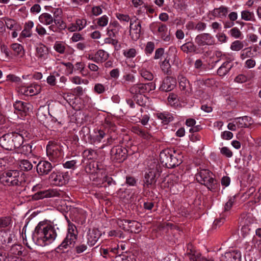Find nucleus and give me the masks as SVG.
<instances>
[{
    "instance_id": "9",
    "label": "nucleus",
    "mask_w": 261,
    "mask_h": 261,
    "mask_svg": "<svg viewBox=\"0 0 261 261\" xmlns=\"http://www.w3.org/2000/svg\"><path fill=\"white\" fill-rule=\"evenodd\" d=\"M152 31L160 36L165 42H169L170 40L169 33L168 32L167 26L161 22H154L151 25Z\"/></svg>"
},
{
    "instance_id": "13",
    "label": "nucleus",
    "mask_w": 261,
    "mask_h": 261,
    "mask_svg": "<svg viewBox=\"0 0 261 261\" xmlns=\"http://www.w3.org/2000/svg\"><path fill=\"white\" fill-rule=\"evenodd\" d=\"M160 176V171L157 165L150 168L145 175V184L147 186L154 184L157 178Z\"/></svg>"
},
{
    "instance_id": "60",
    "label": "nucleus",
    "mask_w": 261,
    "mask_h": 261,
    "mask_svg": "<svg viewBox=\"0 0 261 261\" xmlns=\"http://www.w3.org/2000/svg\"><path fill=\"white\" fill-rule=\"evenodd\" d=\"M91 12L94 16H99L102 13V8L99 6H93L92 8Z\"/></svg>"
},
{
    "instance_id": "19",
    "label": "nucleus",
    "mask_w": 261,
    "mask_h": 261,
    "mask_svg": "<svg viewBox=\"0 0 261 261\" xmlns=\"http://www.w3.org/2000/svg\"><path fill=\"white\" fill-rule=\"evenodd\" d=\"M13 140V149H18L23 144L24 140L27 138L29 133L26 131H22L20 133H11Z\"/></svg>"
},
{
    "instance_id": "28",
    "label": "nucleus",
    "mask_w": 261,
    "mask_h": 261,
    "mask_svg": "<svg viewBox=\"0 0 261 261\" xmlns=\"http://www.w3.org/2000/svg\"><path fill=\"white\" fill-rule=\"evenodd\" d=\"M33 144H26L22 145L18 149V152L23 154L26 156H31L33 155Z\"/></svg>"
},
{
    "instance_id": "27",
    "label": "nucleus",
    "mask_w": 261,
    "mask_h": 261,
    "mask_svg": "<svg viewBox=\"0 0 261 261\" xmlns=\"http://www.w3.org/2000/svg\"><path fill=\"white\" fill-rule=\"evenodd\" d=\"M234 122L238 124V128L249 127L252 124L253 121L251 117L244 116L234 119Z\"/></svg>"
},
{
    "instance_id": "38",
    "label": "nucleus",
    "mask_w": 261,
    "mask_h": 261,
    "mask_svg": "<svg viewBox=\"0 0 261 261\" xmlns=\"http://www.w3.org/2000/svg\"><path fill=\"white\" fill-rule=\"evenodd\" d=\"M0 261H20V259L17 256L0 252Z\"/></svg>"
},
{
    "instance_id": "3",
    "label": "nucleus",
    "mask_w": 261,
    "mask_h": 261,
    "mask_svg": "<svg viewBox=\"0 0 261 261\" xmlns=\"http://www.w3.org/2000/svg\"><path fill=\"white\" fill-rule=\"evenodd\" d=\"M77 235L78 231L75 225L69 222L66 236L58 249L64 250L68 247L73 246L77 240Z\"/></svg>"
},
{
    "instance_id": "39",
    "label": "nucleus",
    "mask_w": 261,
    "mask_h": 261,
    "mask_svg": "<svg viewBox=\"0 0 261 261\" xmlns=\"http://www.w3.org/2000/svg\"><path fill=\"white\" fill-rule=\"evenodd\" d=\"M5 24L8 29L12 30H20V27L17 22L13 19L6 18L5 19Z\"/></svg>"
},
{
    "instance_id": "26",
    "label": "nucleus",
    "mask_w": 261,
    "mask_h": 261,
    "mask_svg": "<svg viewBox=\"0 0 261 261\" xmlns=\"http://www.w3.org/2000/svg\"><path fill=\"white\" fill-rule=\"evenodd\" d=\"M176 85L175 79L171 77H167L163 81L161 88L163 91H170L173 89Z\"/></svg>"
},
{
    "instance_id": "55",
    "label": "nucleus",
    "mask_w": 261,
    "mask_h": 261,
    "mask_svg": "<svg viewBox=\"0 0 261 261\" xmlns=\"http://www.w3.org/2000/svg\"><path fill=\"white\" fill-rule=\"evenodd\" d=\"M188 256L190 260V261H199L200 259V255L198 252H192L191 251V252L188 253Z\"/></svg>"
},
{
    "instance_id": "7",
    "label": "nucleus",
    "mask_w": 261,
    "mask_h": 261,
    "mask_svg": "<svg viewBox=\"0 0 261 261\" xmlns=\"http://www.w3.org/2000/svg\"><path fill=\"white\" fill-rule=\"evenodd\" d=\"M46 153L49 160L53 162H57L58 160L61 159L63 155L60 147L51 142H49L46 146Z\"/></svg>"
},
{
    "instance_id": "49",
    "label": "nucleus",
    "mask_w": 261,
    "mask_h": 261,
    "mask_svg": "<svg viewBox=\"0 0 261 261\" xmlns=\"http://www.w3.org/2000/svg\"><path fill=\"white\" fill-rule=\"evenodd\" d=\"M133 131L135 134L138 135L139 136L143 137L144 139H149L150 137V135L143 130L142 129H140L139 127L137 126H134L133 127Z\"/></svg>"
},
{
    "instance_id": "57",
    "label": "nucleus",
    "mask_w": 261,
    "mask_h": 261,
    "mask_svg": "<svg viewBox=\"0 0 261 261\" xmlns=\"http://www.w3.org/2000/svg\"><path fill=\"white\" fill-rule=\"evenodd\" d=\"M220 152L227 158H231L233 154L232 151L227 147H222L220 149Z\"/></svg>"
},
{
    "instance_id": "64",
    "label": "nucleus",
    "mask_w": 261,
    "mask_h": 261,
    "mask_svg": "<svg viewBox=\"0 0 261 261\" xmlns=\"http://www.w3.org/2000/svg\"><path fill=\"white\" fill-rule=\"evenodd\" d=\"M61 64L66 67L68 74H70L73 73L74 66L72 63L70 62H62Z\"/></svg>"
},
{
    "instance_id": "6",
    "label": "nucleus",
    "mask_w": 261,
    "mask_h": 261,
    "mask_svg": "<svg viewBox=\"0 0 261 261\" xmlns=\"http://www.w3.org/2000/svg\"><path fill=\"white\" fill-rule=\"evenodd\" d=\"M41 91L40 85L33 83L29 85H21L17 88L19 94L26 96H32L39 94Z\"/></svg>"
},
{
    "instance_id": "22",
    "label": "nucleus",
    "mask_w": 261,
    "mask_h": 261,
    "mask_svg": "<svg viewBox=\"0 0 261 261\" xmlns=\"http://www.w3.org/2000/svg\"><path fill=\"white\" fill-rule=\"evenodd\" d=\"M220 261H241V254L240 251L235 250L226 252L220 257Z\"/></svg>"
},
{
    "instance_id": "23",
    "label": "nucleus",
    "mask_w": 261,
    "mask_h": 261,
    "mask_svg": "<svg viewBox=\"0 0 261 261\" xmlns=\"http://www.w3.org/2000/svg\"><path fill=\"white\" fill-rule=\"evenodd\" d=\"M53 168L51 164L45 161H41L37 166V171L40 175L47 174Z\"/></svg>"
},
{
    "instance_id": "16",
    "label": "nucleus",
    "mask_w": 261,
    "mask_h": 261,
    "mask_svg": "<svg viewBox=\"0 0 261 261\" xmlns=\"http://www.w3.org/2000/svg\"><path fill=\"white\" fill-rule=\"evenodd\" d=\"M35 50L36 57L40 62H43L49 57L48 48L45 45L42 43L38 44Z\"/></svg>"
},
{
    "instance_id": "32",
    "label": "nucleus",
    "mask_w": 261,
    "mask_h": 261,
    "mask_svg": "<svg viewBox=\"0 0 261 261\" xmlns=\"http://www.w3.org/2000/svg\"><path fill=\"white\" fill-rule=\"evenodd\" d=\"M97 63H102L106 61L109 58V54L103 50L99 49L96 53Z\"/></svg>"
},
{
    "instance_id": "29",
    "label": "nucleus",
    "mask_w": 261,
    "mask_h": 261,
    "mask_svg": "<svg viewBox=\"0 0 261 261\" xmlns=\"http://www.w3.org/2000/svg\"><path fill=\"white\" fill-rule=\"evenodd\" d=\"M232 68V65L228 61L224 62L218 68L217 73L219 76H223L229 71Z\"/></svg>"
},
{
    "instance_id": "15",
    "label": "nucleus",
    "mask_w": 261,
    "mask_h": 261,
    "mask_svg": "<svg viewBox=\"0 0 261 261\" xmlns=\"http://www.w3.org/2000/svg\"><path fill=\"white\" fill-rule=\"evenodd\" d=\"M61 194L62 193L57 189H50L47 190L41 191L36 193L33 196V199L37 200L45 198L59 197Z\"/></svg>"
},
{
    "instance_id": "48",
    "label": "nucleus",
    "mask_w": 261,
    "mask_h": 261,
    "mask_svg": "<svg viewBox=\"0 0 261 261\" xmlns=\"http://www.w3.org/2000/svg\"><path fill=\"white\" fill-rule=\"evenodd\" d=\"M123 55L126 58H133L136 56L137 51L134 48L124 49L123 50Z\"/></svg>"
},
{
    "instance_id": "61",
    "label": "nucleus",
    "mask_w": 261,
    "mask_h": 261,
    "mask_svg": "<svg viewBox=\"0 0 261 261\" xmlns=\"http://www.w3.org/2000/svg\"><path fill=\"white\" fill-rule=\"evenodd\" d=\"M47 83L51 86L56 85L57 81L56 76L54 74H50L46 79Z\"/></svg>"
},
{
    "instance_id": "36",
    "label": "nucleus",
    "mask_w": 261,
    "mask_h": 261,
    "mask_svg": "<svg viewBox=\"0 0 261 261\" xmlns=\"http://www.w3.org/2000/svg\"><path fill=\"white\" fill-rule=\"evenodd\" d=\"M252 47L250 46L242 49L240 53V58L242 60H245L247 58L254 57V54L252 51Z\"/></svg>"
},
{
    "instance_id": "43",
    "label": "nucleus",
    "mask_w": 261,
    "mask_h": 261,
    "mask_svg": "<svg viewBox=\"0 0 261 261\" xmlns=\"http://www.w3.org/2000/svg\"><path fill=\"white\" fill-rule=\"evenodd\" d=\"M11 48L16 55L22 57L24 54L23 46L18 43H13L11 45Z\"/></svg>"
},
{
    "instance_id": "41",
    "label": "nucleus",
    "mask_w": 261,
    "mask_h": 261,
    "mask_svg": "<svg viewBox=\"0 0 261 261\" xmlns=\"http://www.w3.org/2000/svg\"><path fill=\"white\" fill-rule=\"evenodd\" d=\"M236 202V196H232L229 197L227 201L224 204V211L228 212L230 211L232 206L235 204Z\"/></svg>"
},
{
    "instance_id": "59",
    "label": "nucleus",
    "mask_w": 261,
    "mask_h": 261,
    "mask_svg": "<svg viewBox=\"0 0 261 261\" xmlns=\"http://www.w3.org/2000/svg\"><path fill=\"white\" fill-rule=\"evenodd\" d=\"M54 22L60 31L65 29L66 28V23L61 19L55 18Z\"/></svg>"
},
{
    "instance_id": "50",
    "label": "nucleus",
    "mask_w": 261,
    "mask_h": 261,
    "mask_svg": "<svg viewBox=\"0 0 261 261\" xmlns=\"http://www.w3.org/2000/svg\"><path fill=\"white\" fill-rule=\"evenodd\" d=\"M181 49L184 52H192L194 50L195 46L193 43L188 42L181 46Z\"/></svg>"
},
{
    "instance_id": "62",
    "label": "nucleus",
    "mask_w": 261,
    "mask_h": 261,
    "mask_svg": "<svg viewBox=\"0 0 261 261\" xmlns=\"http://www.w3.org/2000/svg\"><path fill=\"white\" fill-rule=\"evenodd\" d=\"M11 223V219L9 217L0 218V227H6Z\"/></svg>"
},
{
    "instance_id": "8",
    "label": "nucleus",
    "mask_w": 261,
    "mask_h": 261,
    "mask_svg": "<svg viewBox=\"0 0 261 261\" xmlns=\"http://www.w3.org/2000/svg\"><path fill=\"white\" fill-rule=\"evenodd\" d=\"M118 225L122 229L131 232L139 233L141 230V224L136 221L119 220Z\"/></svg>"
},
{
    "instance_id": "24",
    "label": "nucleus",
    "mask_w": 261,
    "mask_h": 261,
    "mask_svg": "<svg viewBox=\"0 0 261 261\" xmlns=\"http://www.w3.org/2000/svg\"><path fill=\"white\" fill-rule=\"evenodd\" d=\"M13 140L11 134H6L0 138V145L6 150L13 149Z\"/></svg>"
},
{
    "instance_id": "21",
    "label": "nucleus",
    "mask_w": 261,
    "mask_h": 261,
    "mask_svg": "<svg viewBox=\"0 0 261 261\" xmlns=\"http://www.w3.org/2000/svg\"><path fill=\"white\" fill-rule=\"evenodd\" d=\"M100 236V232L97 229H89L86 235L87 244L91 247L94 246Z\"/></svg>"
},
{
    "instance_id": "18",
    "label": "nucleus",
    "mask_w": 261,
    "mask_h": 261,
    "mask_svg": "<svg viewBox=\"0 0 261 261\" xmlns=\"http://www.w3.org/2000/svg\"><path fill=\"white\" fill-rule=\"evenodd\" d=\"M138 19L136 18L134 21H130L129 33L132 39L134 40H137L140 37L141 32V24L140 21L137 22Z\"/></svg>"
},
{
    "instance_id": "11",
    "label": "nucleus",
    "mask_w": 261,
    "mask_h": 261,
    "mask_svg": "<svg viewBox=\"0 0 261 261\" xmlns=\"http://www.w3.org/2000/svg\"><path fill=\"white\" fill-rule=\"evenodd\" d=\"M155 88L152 83H149L147 84H138L132 86L129 89V92L131 94L137 95L138 94H142L146 92L153 90Z\"/></svg>"
},
{
    "instance_id": "10",
    "label": "nucleus",
    "mask_w": 261,
    "mask_h": 261,
    "mask_svg": "<svg viewBox=\"0 0 261 261\" xmlns=\"http://www.w3.org/2000/svg\"><path fill=\"white\" fill-rule=\"evenodd\" d=\"M49 179L53 185L61 186L68 182L69 177L67 173L54 171L50 174Z\"/></svg>"
},
{
    "instance_id": "58",
    "label": "nucleus",
    "mask_w": 261,
    "mask_h": 261,
    "mask_svg": "<svg viewBox=\"0 0 261 261\" xmlns=\"http://www.w3.org/2000/svg\"><path fill=\"white\" fill-rule=\"evenodd\" d=\"M108 236L109 237H118V238H123V232L122 231L119 230H112L109 231Z\"/></svg>"
},
{
    "instance_id": "17",
    "label": "nucleus",
    "mask_w": 261,
    "mask_h": 261,
    "mask_svg": "<svg viewBox=\"0 0 261 261\" xmlns=\"http://www.w3.org/2000/svg\"><path fill=\"white\" fill-rule=\"evenodd\" d=\"M170 62L173 65H175L177 66H178L179 59L175 54L170 55L168 54L162 63L161 67L164 72H168V70L170 68Z\"/></svg>"
},
{
    "instance_id": "54",
    "label": "nucleus",
    "mask_w": 261,
    "mask_h": 261,
    "mask_svg": "<svg viewBox=\"0 0 261 261\" xmlns=\"http://www.w3.org/2000/svg\"><path fill=\"white\" fill-rule=\"evenodd\" d=\"M75 23L79 29V31H81L87 25V20L86 19H77Z\"/></svg>"
},
{
    "instance_id": "34",
    "label": "nucleus",
    "mask_w": 261,
    "mask_h": 261,
    "mask_svg": "<svg viewBox=\"0 0 261 261\" xmlns=\"http://www.w3.org/2000/svg\"><path fill=\"white\" fill-rule=\"evenodd\" d=\"M53 48L56 52L63 54L66 49V44L63 41H56L54 44Z\"/></svg>"
},
{
    "instance_id": "42",
    "label": "nucleus",
    "mask_w": 261,
    "mask_h": 261,
    "mask_svg": "<svg viewBox=\"0 0 261 261\" xmlns=\"http://www.w3.org/2000/svg\"><path fill=\"white\" fill-rule=\"evenodd\" d=\"M97 25L101 28L106 27L109 22V18L106 15H103L101 17L97 18L96 19Z\"/></svg>"
},
{
    "instance_id": "46",
    "label": "nucleus",
    "mask_w": 261,
    "mask_h": 261,
    "mask_svg": "<svg viewBox=\"0 0 261 261\" xmlns=\"http://www.w3.org/2000/svg\"><path fill=\"white\" fill-rule=\"evenodd\" d=\"M105 133L100 129L95 130L93 139L95 142L99 143L105 136Z\"/></svg>"
},
{
    "instance_id": "20",
    "label": "nucleus",
    "mask_w": 261,
    "mask_h": 261,
    "mask_svg": "<svg viewBox=\"0 0 261 261\" xmlns=\"http://www.w3.org/2000/svg\"><path fill=\"white\" fill-rule=\"evenodd\" d=\"M126 150L121 146L113 147L111 150L112 156L118 162H123L126 159Z\"/></svg>"
},
{
    "instance_id": "12",
    "label": "nucleus",
    "mask_w": 261,
    "mask_h": 261,
    "mask_svg": "<svg viewBox=\"0 0 261 261\" xmlns=\"http://www.w3.org/2000/svg\"><path fill=\"white\" fill-rule=\"evenodd\" d=\"M195 42L199 47H203L213 45L215 39L210 34L202 33L196 37Z\"/></svg>"
},
{
    "instance_id": "37",
    "label": "nucleus",
    "mask_w": 261,
    "mask_h": 261,
    "mask_svg": "<svg viewBox=\"0 0 261 261\" xmlns=\"http://www.w3.org/2000/svg\"><path fill=\"white\" fill-rule=\"evenodd\" d=\"M241 18L245 21H254L255 16L253 12L245 10L241 12Z\"/></svg>"
},
{
    "instance_id": "25",
    "label": "nucleus",
    "mask_w": 261,
    "mask_h": 261,
    "mask_svg": "<svg viewBox=\"0 0 261 261\" xmlns=\"http://www.w3.org/2000/svg\"><path fill=\"white\" fill-rule=\"evenodd\" d=\"M15 110L23 113H27L32 110V106L29 103L17 100L13 105Z\"/></svg>"
},
{
    "instance_id": "14",
    "label": "nucleus",
    "mask_w": 261,
    "mask_h": 261,
    "mask_svg": "<svg viewBox=\"0 0 261 261\" xmlns=\"http://www.w3.org/2000/svg\"><path fill=\"white\" fill-rule=\"evenodd\" d=\"M61 13V9L57 8L54 11V16L48 13H42L38 18L39 22L44 25H50L55 21V18H57Z\"/></svg>"
},
{
    "instance_id": "31",
    "label": "nucleus",
    "mask_w": 261,
    "mask_h": 261,
    "mask_svg": "<svg viewBox=\"0 0 261 261\" xmlns=\"http://www.w3.org/2000/svg\"><path fill=\"white\" fill-rule=\"evenodd\" d=\"M229 12L228 8L224 6H221L219 8H215L214 10V14L219 18H225Z\"/></svg>"
},
{
    "instance_id": "51",
    "label": "nucleus",
    "mask_w": 261,
    "mask_h": 261,
    "mask_svg": "<svg viewBox=\"0 0 261 261\" xmlns=\"http://www.w3.org/2000/svg\"><path fill=\"white\" fill-rule=\"evenodd\" d=\"M115 16L116 18L122 22H128L130 20V17L127 14L116 13Z\"/></svg>"
},
{
    "instance_id": "2",
    "label": "nucleus",
    "mask_w": 261,
    "mask_h": 261,
    "mask_svg": "<svg viewBox=\"0 0 261 261\" xmlns=\"http://www.w3.org/2000/svg\"><path fill=\"white\" fill-rule=\"evenodd\" d=\"M1 182L6 186H19L25 181L24 175L17 170H9L0 177Z\"/></svg>"
},
{
    "instance_id": "45",
    "label": "nucleus",
    "mask_w": 261,
    "mask_h": 261,
    "mask_svg": "<svg viewBox=\"0 0 261 261\" xmlns=\"http://www.w3.org/2000/svg\"><path fill=\"white\" fill-rule=\"evenodd\" d=\"M70 81L76 85H88L89 83V81L87 79H83L79 76H74L70 77Z\"/></svg>"
},
{
    "instance_id": "30",
    "label": "nucleus",
    "mask_w": 261,
    "mask_h": 261,
    "mask_svg": "<svg viewBox=\"0 0 261 261\" xmlns=\"http://www.w3.org/2000/svg\"><path fill=\"white\" fill-rule=\"evenodd\" d=\"M138 71L141 76L145 80L148 81H151L153 80V74L150 71L145 68L144 64H143L141 67H139Z\"/></svg>"
},
{
    "instance_id": "56",
    "label": "nucleus",
    "mask_w": 261,
    "mask_h": 261,
    "mask_svg": "<svg viewBox=\"0 0 261 261\" xmlns=\"http://www.w3.org/2000/svg\"><path fill=\"white\" fill-rule=\"evenodd\" d=\"M234 81L238 84H243L247 82V77L244 74H240L234 78Z\"/></svg>"
},
{
    "instance_id": "53",
    "label": "nucleus",
    "mask_w": 261,
    "mask_h": 261,
    "mask_svg": "<svg viewBox=\"0 0 261 261\" xmlns=\"http://www.w3.org/2000/svg\"><path fill=\"white\" fill-rule=\"evenodd\" d=\"M105 90L104 85L101 83L95 84L93 88L94 92L98 94L103 93Z\"/></svg>"
},
{
    "instance_id": "47",
    "label": "nucleus",
    "mask_w": 261,
    "mask_h": 261,
    "mask_svg": "<svg viewBox=\"0 0 261 261\" xmlns=\"http://www.w3.org/2000/svg\"><path fill=\"white\" fill-rule=\"evenodd\" d=\"M19 166L21 170H30L33 168V165L32 163L27 160H23L21 161Z\"/></svg>"
},
{
    "instance_id": "40",
    "label": "nucleus",
    "mask_w": 261,
    "mask_h": 261,
    "mask_svg": "<svg viewBox=\"0 0 261 261\" xmlns=\"http://www.w3.org/2000/svg\"><path fill=\"white\" fill-rule=\"evenodd\" d=\"M244 47L243 41L237 40L233 41L230 46V48L232 51H239L242 50Z\"/></svg>"
},
{
    "instance_id": "44",
    "label": "nucleus",
    "mask_w": 261,
    "mask_h": 261,
    "mask_svg": "<svg viewBox=\"0 0 261 261\" xmlns=\"http://www.w3.org/2000/svg\"><path fill=\"white\" fill-rule=\"evenodd\" d=\"M229 35L235 39H242L243 35L239 28L234 27L228 31Z\"/></svg>"
},
{
    "instance_id": "4",
    "label": "nucleus",
    "mask_w": 261,
    "mask_h": 261,
    "mask_svg": "<svg viewBox=\"0 0 261 261\" xmlns=\"http://www.w3.org/2000/svg\"><path fill=\"white\" fill-rule=\"evenodd\" d=\"M175 152L170 149H165L160 154L161 162L168 168H173L181 163V160H178L174 156Z\"/></svg>"
},
{
    "instance_id": "1",
    "label": "nucleus",
    "mask_w": 261,
    "mask_h": 261,
    "mask_svg": "<svg viewBox=\"0 0 261 261\" xmlns=\"http://www.w3.org/2000/svg\"><path fill=\"white\" fill-rule=\"evenodd\" d=\"M57 237L54 227L46 222H40L33 234L34 241L39 246H45L53 243Z\"/></svg>"
},
{
    "instance_id": "35",
    "label": "nucleus",
    "mask_w": 261,
    "mask_h": 261,
    "mask_svg": "<svg viewBox=\"0 0 261 261\" xmlns=\"http://www.w3.org/2000/svg\"><path fill=\"white\" fill-rule=\"evenodd\" d=\"M156 116L165 124H168L173 120V116L167 112L157 113Z\"/></svg>"
},
{
    "instance_id": "63",
    "label": "nucleus",
    "mask_w": 261,
    "mask_h": 261,
    "mask_svg": "<svg viewBox=\"0 0 261 261\" xmlns=\"http://www.w3.org/2000/svg\"><path fill=\"white\" fill-rule=\"evenodd\" d=\"M87 249V246L84 244H80L77 245L75 248V250L76 253L80 254Z\"/></svg>"
},
{
    "instance_id": "33",
    "label": "nucleus",
    "mask_w": 261,
    "mask_h": 261,
    "mask_svg": "<svg viewBox=\"0 0 261 261\" xmlns=\"http://www.w3.org/2000/svg\"><path fill=\"white\" fill-rule=\"evenodd\" d=\"M179 87L181 90L188 91L190 88V84L189 81L182 74H179L178 76Z\"/></svg>"
},
{
    "instance_id": "52",
    "label": "nucleus",
    "mask_w": 261,
    "mask_h": 261,
    "mask_svg": "<svg viewBox=\"0 0 261 261\" xmlns=\"http://www.w3.org/2000/svg\"><path fill=\"white\" fill-rule=\"evenodd\" d=\"M97 166L96 163L91 162L86 166L85 170L88 173H93L96 171Z\"/></svg>"
},
{
    "instance_id": "5",
    "label": "nucleus",
    "mask_w": 261,
    "mask_h": 261,
    "mask_svg": "<svg viewBox=\"0 0 261 261\" xmlns=\"http://www.w3.org/2000/svg\"><path fill=\"white\" fill-rule=\"evenodd\" d=\"M196 178L199 183L205 185L209 189H213L216 183L212 173L206 169L198 170L196 175Z\"/></svg>"
}]
</instances>
